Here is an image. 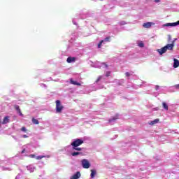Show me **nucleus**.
<instances>
[{
  "instance_id": "nucleus-17",
  "label": "nucleus",
  "mask_w": 179,
  "mask_h": 179,
  "mask_svg": "<svg viewBox=\"0 0 179 179\" xmlns=\"http://www.w3.org/2000/svg\"><path fill=\"white\" fill-rule=\"evenodd\" d=\"M44 157H45V156L41 155V156L36 157V160H41V159H44Z\"/></svg>"
},
{
  "instance_id": "nucleus-8",
  "label": "nucleus",
  "mask_w": 179,
  "mask_h": 179,
  "mask_svg": "<svg viewBox=\"0 0 179 179\" xmlns=\"http://www.w3.org/2000/svg\"><path fill=\"white\" fill-rule=\"evenodd\" d=\"M76 59V58H75V57H69L67 58L66 62L69 64H71V62H75Z\"/></svg>"
},
{
  "instance_id": "nucleus-24",
  "label": "nucleus",
  "mask_w": 179,
  "mask_h": 179,
  "mask_svg": "<svg viewBox=\"0 0 179 179\" xmlns=\"http://www.w3.org/2000/svg\"><path fill=\"white\" fill-rule=\"evenodd\" d=\"M125 75L127 78H129V76H131V73H129V72H126Z\"/></svg>"
},
{
  "instance_id": "nucleus-33",
  "label": "nucleus",
  "mask_w": 179,
  "mask_h": 179,
  "mask_svg": "<svg viewBox=\"0 0 179 179\" xmlns=\"http://www.w3.org/2000/svg\"><path fill=\"white\" fill-rule=\"evenodd\" d=\"M23 138H27V135L24 134V135L23 136Z\"/></svg>"
},
{
  "instance_id": "nucleus-20",
  "label": "nucleus",
  "mask_w": 179,
  "mask_h": 179,
  "mask_svg": "<svg viewBox=\"0 0 179 179\" xmlns=\"http://www.w3.org/2000/svg\"><path fill=\"white\" fill-rule=\"evenodd\" d=\"M178 24H179V20L177 21L176 22H173L172 23V27L178 26Z\"/></svg>"
},
{
  "instance_id": "nucleus-18",
  "label": "nucleus",
  "mask_w": 179,
  "mask_h": 179,
  "mask_svg": "<svg viewBox=\"0 0 179 179\" xmlns=\"http://www.w3.org/2000/svg\"><path fill=\"white\" fill-rule=\"evenodd\" d=\"M110 38H111L110 36H108V37L105 38L104 40H102V41L110 42Z\"/></svg>"
},
{
  "instance_id": "nucleus-31",
  "label": "nucleus",
  "mask_w": 179,
  "mask_h": 179,
  "mask_svg": "<svg viewBox=\"0 0 179 179\" xmlns=\"http://www.w3.org/2000/svg\"><path fill=\"white\" fill-rule=\"evenodd\" d=\"M155 90H159V85H157V86L155 87Z\"/></svg>"
},
{
  "instance_id": "nucleus-10",
  "label": "nucleus",
  "mask_w": 179,
  "mask_h": 179,
  "mask_svg": "<svg viewBox=\"0 0 179 179\" xmlns=\"http://www.w3.org/2000/svg\"><path fill=\"white\" fill-rule=\"evenodd\" d=\"M70 83H71V85H75L76 86H80V83L73 80L72 78L70 80Z\"/></svg>"
},
{
  "instance_id": "nucleus-29",
  "label": "nucleus",
  "mask_w": 179,
  "mask_h": 179,
  "mask_svg": "<svg viewBox=\"0 0 179 179\" xmlns=\"http://www.w3.org/2000/svg\"><path fill=\"white\" fill-rule=\"evenodd\" d=\"M110 73H110V71H108V72H106V76L107 77H108V76H110Z\"/></svg>"
},
{
  "instance_id": "nucleus-2",
  "label": "nucleus",
  "mask_w": 179,
  "mask_h": 179,
  "mask_svg": "<svg viewBox=\"0 0 179 179\" xmlns=\"http://www.w3.org/2000/svg\"><path fill=\"white\" fill-rule=\"evenodd\" d=\"M83 140L80 138H77L71 143V146L73 148H78V146H80V145H83Z\"/></svg>"
},
{
  "instance_id": "nucleus-37",
  "label": "nucleus",
  "mask_w": 179,
  "mask_h": 179,
  "mask_svg": "<svg viewBox=\"0 0 179 179\" xmlns=\"http://www.w3.org/2000/svg\"><path fill=\"white\" fill-rule=\"evenodd\" d=\"M178 87H179V85H178Z\"/></svg>"
},
{
  "instance_id": "nucleus-14",
  "label": "nucleus",
  "mask_w": 179,
  "mask_h": 179,
  "mask_svg": "<svg viewBox=\"0 0 179 179\" xmlns=\"http://www.w3.org/2000/svg\"><path fill=\"white\" fill-rule=\"evenodd\" d=\"M162 106H163L164 110H166V111L169 110V106H167V103H166L165 102H163Z\"/></svg>"
},
{
  "instance_id": "nucleus-9",
  "label": "nucleus",
  "mask_w": 179,
  "mask_h": 179,
  "mask_svg": "<svg viewBox=\"0 0 179 179\" xmlns=\"http://www.w3.org/2000/svg\"><path fill=\"white\" fill-rule=\"evenodd\" d=\"M173 68H178L179 66V61L177 59H173Z\"/></svg>"
},
{
  "instance_id": "nucleus-32",
  "label": "nucleus",
  "mask_w": 179,
  "mask_h": 179,
  "mask_svg": "<svg viewBox=\"0 0 179 179\" xmlns=\"http://www.w3.org/2000/svg\"><path fill=\"white\" fill-rule=\"evenodd\" d=\"M24 152H26V150H25V149H24V150L21 152V153H24Z\"/></svg>"
},
{
  "instance_id": "nucleus-19",
  "label": "nucleus",
  "mask_w": 179,
  "mask_h": 179,
  "mask_svg": "<svg viewBox=\"0 0 179 179\" xmlns=\"http://www.w3.org/2000/svg\"><path fill=\"white\" fill-rule=\"evenodd\" d=\"M73 150H78V152H80L82 150L81 148H78V147H73Z\"/></svg>"
},
{
  "instance_id": "nucleus-22",
  "label": "nucleus",
  "mask_w": 179,
  "mask_h": 179,
  "mask_svg": "<svg viewBox=\"0 0 179 179\" xmlns=\"http://www.w3.org/2000/svg\"><path fill=\"white\" fill-rule=\"evenodd\" d=\"M138 47H141V48L145 47V44L143 42H141L138 43Z\"/></svg>"
},
{
  "instance_id": "nucleus-3",
  "label": "nucleus",
  "mask_w": 179,
  "mask_h": 179,
  "mask_svg": "<svg viewBox=\"0 0 179 179\" xmlns=\"http://www.w3.org/2000/svg\"><path fill=\"white\" fill-rule=\"evenodd\" d=\"M62 110H64V106L61 103V101H56V112L57 113H62Z\"/></svg>"
},
{
  "instance_id": "nucleus-21",
  "label": "nucleus",
  "mask_w": 179,
  "mask_h": 179,
  "mask_svg": "<svg viewBox=\"0 0 179 179\" xmlns=\"http://www.w3.org/2000/svg\"><path fill=\"white\" fill-rule=\"evenodd\" d=\"M104 43V41H101L98 44V48H101V44Z\"/></svg>"
},
{
  "instance_id": "nucleus-25",
  "label": "nucleus",
  "mask_w": 179,
  "mask_h": 179,
  "mask_svg": "<svg viewBox=\"0 0 179 179\" xmlns=\"http://www.w3.org/2000/svg\"><path fill=\"white\" fill-rule=\"evenodd\" d=\"M21 131H22L23 132H26V127H22Z\"/></svg>"
},
{
  "instance_id": "nucleus-5",
  "label": "nucleus",
  "mask_w": 179,
  "mask_h": 179,
  "mask_svg": "<svg viewBox=\"0 0 179 179\" xmlns=\"http://www.w3.org/2000/svg\"><path fill=\"white\" fill-rule=\"evenodd\" d=\"M14 108L16 110L17 113L20 115L21 117H23V113H22V110H20V106L18 105H14Z\"/></svg>"
},
{
  "instance_id": "nucleus-28",
  "label": "nucleus",
  "mask_w": 179,
  "mask_h": 179,
  "mask_svg": "<svg viewBox=\"0 0 179 179\" xmlns=\"http://www.w3.org/2000/svg\"><path fill=\"white\" fill-rule=\"evenodd\" d=\"M29 157H31V159H34V157H36V155L32 154L29 155Z\"/></svg>"
},
{
  "instance_id": "nucleus-6",
  "label": "nucleus",
  "mask_w": 179,
  "mask_h": 179,
  "mask_svg": "<svg viewBox=\"0 0 179 179\" xmlns=\"http://www.w3.org/2000/svg\"><path fill=\"white\" fill-rule=\"evenodd\" d=\"M80 178V172L78 171L74 175H73L70 179H78Z\"/></svg>"
},
{
  "instance_id": "nucleus-26",
  "label": "nucleus",
  "mask_w": 179,
  "mask_h": 179,
  "mask_svg": "<svg viewBox=\"0 0 179 179\" xmlns=\"http://www.w3.org/2000/svg\"><path fill=\"white\" fill-rule=\"evenodd\" d=\"M101 80V76H99L97 80H96V83H97L99 81Z\"/></svg>"
},
{
  "instance_id": "nucleus-30",
  "label": "nucleus",
  "mask_w": 179,
  "mask_h": 179,
  "mask_svg": "<svg viewBox=\"0 0 179 179\" xmlns=\"http://www.w3.org/2000/svg\"><path fill=\"white\" fill-rule=\"evenodd\" d=\"M168 41H171V36H169L168 38Z\"/></svg>"
},
{
  "instance_id": "nucleus-15",
  "label": "nucleus",
  "mask_w": 179,
  "mask_h": 179,
  "mask_svg": "<svg viewBox=\"0 0 179 179\" xmlns=\"http://www.w3.org/2000/svg\"><path fill=\"white\" fill-rule=\"evenodd\" d=\"M159 122V119H155V120L152 121L150 124V125H155V124H157Z\"/></svg>"
},
{
  "instance_id": "nucleus-34",
  "label": "nucleus",
  "mask_w": 179,
  "mask_h": 179,
  "mask_svg": "<svg viewBox=\"0 0 179 179\" xmlns=\"http://www.w3.org/2000/svg\"><path fill=\"white\" fill-rule=\"evenodd\" d=\"M155 2H160V0H155Z\"/></svg>"
},
{
  "instance_id": "nucleus-35",
  "label": "nucleus",
  "mask_w": 179,
  "mask_h": 179,
  "mask_svg": "<svg viewBox=\"0 0 179 179\" xmlns=\"http://www.w3.org/2000/svg\"><path fill=\"white\" fill-rule=\"evenodd\" d=\"M106 68H107V66H108L107 64H106Z\"/></svg>"
},
{
  "instance_id": "nucleus-1",
  "label": "nucleus",
  "mask_w": 179,
  "mask_h": 179,
  "mask_svg": "<svg viewBox=\"0 0 179 179\" xmlns=\"http://www.w3.org/2000/svg\"><path fill=\"white\" fill-rule=\"evenodd\" d=\"M176 41H173L171 44H167L164 47H163L161 49H157V52H159V55H163V54H165V52H167V50L169 51H171L173 48H174V43Z\"/></svg>"
},
{
  "instance_id": "nucleus-13",
  "label": "nucleus",
  "mask_w": 179,
  "mask_h": 179,
  "mask_svg": "<svg viewBox=\"0 0 179 179\" xmlns=\"http://www.w3.org/2000/svg\"><path fill=\"white\" fill-rule=\"evenodd\" d=\"M90 176H91V178H94V176H96V171L92 169L91 170V175Z\"/></svg>"
},
{
  "instance_id": "nucleus-12",
  "label": "nucleus",
  "mask_w": 179,
  "mask_h": 179,
  "mask_svg": "<svg viewBox=\"0 0 179 179\" xmlns=\"http://www.w3.org/2000/svg\"><path fill=\"white\" fill-rule=\"evenodd\" d=\"M32 122L33 124H35V125H38L39 124L38 120L34 117L32 118Z\"/></svg>"
},
{
  "instance_id": "nucleus-4",
  "label": "nucleus",
  "mask_w": 179,
  "mask_h": 179,
  "mask_svg": "<svg viewBox=\"0 0 179 179\" xmlns=\"http://www.w3.org/2000/svg\"><path fill=\"white\" fill-rule=\"evenodd\" d=\"M83 169H89L90 167V162L86 159L81 161Z\"/></svg>"
},
{
  "instance_id": "nucleus-7",
  "label": "nucleus",
  "mask_w": 179,
  "mask_h": 179,
  "mask_svg": "<svg viewBox=\"0 0 179 179\" xmlns=\"http://www.w3.org/2000/svg\"><path fill=\"white\" fill-rule=\"evenodd\" d=\"M152 24H153V22H145L143 24V27L145 29H150V27H152Z\"/></svg>"
},
{
  "instance_id": "nucleus-23",
  "label": "nucleus",
  "mask_w": 179,
  "mask_h": 179,
  "mask_svg": "<svg viewBox=\"0 0 179 179\" xmlns=\"http://www.w3.org/2000/svg\"><path fill=\"white\" fill-rule=\"evenodd\" d=\"M118 117H113V119L109 120V122H111L112 121H115V120H117Z\"/></svg>"
},
{
  "instance_id": "nucleus-27",
  "label": "nucleus",
  "mask_w": 179,
  "mask_h": 179,
  "mask_svg": "<svg viewBox=\"0 0 179 179\" xmlns=\"http://www.w3.org/2000/svg\"><path fill=\"white\" fill-rule=\"evenodd\" d=\"M172 24H173L172 23H167L166 24H165V26H166V27H169V26L173 27Z\"/></svg>"
},
{
  "instance_id": "nucleus-16",
  "label": "nucleus",
  "mask_w": 179,
  "mask_h": 179,
  "mask_svg": "<svg viewBox=\"0 0 179 179\" xmlns=\"http://www.w3.org/2000/svg\"><path fill=\"white\" fill-rule=\"evenodd\" d=\"M82 152H74L73 153H71L72 156H78V155H81Z\"/></svg>"
},
{
  "instance_id": "nucleus-36",
  "label": "nucleus",
  "mask_w": 179,
  "mask_h": 179,
  "mask_svg": "<svg viewBox=\"0 0 179 179\" xmlns=\"http://www.w3.org/2000/svg\"><path fill=\"white\" fill-rule=\"evenodd\" d=\"M0 124H1V120H0Z\"/></svg>"
},
{
  "instance_id": "nucleus-11",
  "label": "nucleus",
  "mask_w": 179,
  "mask_h": 179,
  "mask_svg": "<svg viewBox=\"0 0 179 179\" xmlns=\"http://www.w3.org/2000/svg\"><path fill=\"white\" fill-rule=\"evenodd\" d=\"M8 122H9V116H6L3 120L2 124H8Z\"/></svg>"
}]
</instances>
